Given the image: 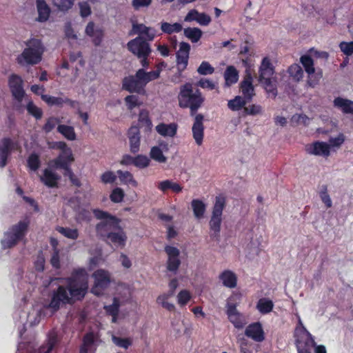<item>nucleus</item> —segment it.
Listing matches in <instances>:
<instances>
[{
	"label": "nucleus",
	"mask_w": 353,
	"mask_h": 353,
	"mask_svg": "<svg viewBox=\"0 0 353 353\" xmlns=\"http://www.w3.org/2000/svg\"><path fill=\"white\" fill-rule=\"evenodd\" d=\"M85 33L92 39V42L96 46L99 45L101 42L103 36V31L100 28L96 26L93 22L90 21L88 23L85 29Z\"/></svg>",
	"instance_id": "nucleus-24"
},
{
	"label": "nucleus",
	"mask_w": 353,
	"mask_h": 353,
	"mask_svg": "<svg viewBox=\"0 0 353 353\" xmlns=\"http://www.w3.org/2000/svg\"><path fill=\"white\" fill-rule=\"evenodd\" d=\"M186 22L196 21L201 26H208L211 22V17L203 12H199L196 10L192 9L188 12L184 18Z\"/></svg>",
	"instance_id": "nucleus-21"
},
{
	"label": "nucleus",
	"mask_w": 353,
	"mask_h": 353,
	"mask_svg": "<svg viewBox=\"0 0 353 353\" xmlns=\"http://www.w3.org/2000/svg\"><path fill=\"white\" fill-rule=\"evenodd\" d=\"M178 126L175 123H161L155 128L156 131L161 136L164 137H174L177 132Z\"/></svg>",
	"instance_id": "nucleus-28"
},
{
	"label": "nucleus",
	"mask_w": 353,
	"mask_h": 353,
	"mask_svg": "<svg viewBox=\"0 0 353 353\" xmlns=\"http://www.w3.org/2000/svg\"><path fill=\"white\" fill-rule=\"evenodd\" d=\"M12 141L10 139H3L0 141V168H3L7 163V159L10 152Z\"/></svg>",
	"instance_id": "nucleus-31"
},
{
	"label": "nucleus",
	"mask_w": 353,
	"mask_h": 353,
	"mask_svg": "<svg viewBox=\"0 0 353 353\" xmlns=\"http://www.w3.org/2000/svg\"><path fill=\"white\" fill-rule=\"evenodd\" d=\"M125 102L126 103L128 109L130 110L141 105V102L139 100V97L135 95L127 96L125 98Z\"/></svg>",
	"instance_id": "nucleus-59"
},
{
	"label": "nucleus",
	"mask_w": 353,
	"mask_h": 353,
	"mask_svg": "<svg viewBox=\"0 0 353 353\" xmlns=\"http://www.w3.org/2000/svg\"><path fill=\"white\" fill-rule=\"evenodd\" d=\"M225 85L230 87L234 84L239 79V73L234 66H228L224 73Z\"/></svg>",
	"instance_id": "nucleus-34"
},
{
	"label": "nucleus",
	"mask_w": 353,
	"mask_h": 353,
	"mask_svg": "<svg viewBox=\"0 0 353 353\" xmlns=\"http://www.w3.org/2000/svg\"><path fill=\"white\" fill-rule=\"evenodd\" d=\"M305 150L308 154L324 158L328 157L331 154L330 145L327 142L321 141H314L305 145Z\"/></svg>",
	"instance_id": "nucleus-14"
},
{
	"label": "nucleus",
	"mask_w": 353,
	"mask_h": 353,
	"mask_svg": "<svg viewBox=\"0 0 353 353\" xmlns=\"http://www.w3.org/2000/svg\"><path fill=\"white\" fill-rule=\"evenodd\" d=\"M74 0H52L53 5L60 11H68L74 5Z\"/></svg>",
	"instance_id": "nucleus-51"
},
{
	"label": "nucleus",
	"mask_w": 353,
	"mask_h": 353,
	"mask_svg": "<svg viewBox=\"0 0 353 353\" xmlns=\"http://www.w3.org/2000/svg\"><path fill=\"white\" fill-rule=\"evenodd\" d=\"M183 29V26L179 23H170L168 22H162L161 23V30L163 32L168 34L178 33Z\"/></svg>",
	"instance_id": "nucleus-40"
},
{
	"label": "nucleus",
	"mask_w": 353,
	"mask_h": 353,
	"mask_svg": "<svg viewBox=\"0 0 353 353\" xmlns=\"http://www.w3.org/2000/svg\"><path fill=\"white\" fill-rule=\"evenodd\" d=\"M41 99L43 101H44L46 103H48L50 105H62L63 103L66 102H69L71 105H72L74 103L73 101H71L68 99L63 100L62 98L54 97L47 94H42Z\"/></svg>",
	"instance_id": "nucleus-46"
},
{
	"label": "nucleus",
	"mask_w": 353,
	"mask_h": 353,
	"mask_svg": "<svg viewBox=\"0 0 353 353\" xmlns=\"http://www.w3.org/2000/svg\"><path fill=\"white\" fill-rule=\"evenodd\" d=\"M246 103V99L243 97L236 96L234 99L228 101V108L232 111L236 112L241 110L242 108L244 109Z\"/></svg>",
	"instance_id": "nucleus-36"
},
{
	"label": "nucleus",
	"mask_w": 353,
	"mask_h": 353,
	"mask_svg": "<svg viewBox=\"0 0 353 353\" xmlns=\"http://www.w3.org/2000/svg\"><path fill=\"white\" fill-rule=\"evenodd\" d=\"M57 230L64 236L74 240L79 236L78 230L75 228L58 227Z\"/></svg>",
	"instance_id": "nucleus-49"
},
{
	"label": "nucleus",
	"mask_w": 353,
	"mask_h": 353,
	"mask_svg": "<svg viewBox=\"0 0 353 353\" xmlns=\"http://www.w3.org/2000/svg\"><path fill=\"white\" fill-rule=\"evenodd\" d=\"M307 74V85L310 88H315L316 85H318L323 77V72L321 69Z\"/></svg>",
	"instance_id": "nucleus-41"
},
{
	"label": "nucleus",
	"mask_w": 353,
	"mask_h": 353,
	"mask_svg": "<svg viewBox=\"0 0 353 353\" xmlns=\"http://www.w3.org/2000/svg\"><path fill=\"white\" fill-rule=\"evenodd\" d=\"M184 35L192 43L198 42L202 36V31L198 28H187L183 30Z\"/></svg>",
	"instance_id": "nucleus-38"
},
{
	"label": "nucleus",
	"mask_w": 353,
	"mask_h": 353,
	"mask_svg": "<svg viewBox=\"0 0 353 353\" xmlns=\"http://www.w3.org/2000/svg\"><path fill=\"white\" fill-rule=\"evenodd\" d=\"M57 132L69 141H74L77 139V134L74 128L72 125L59 124L57 126Z\"/></svg>",
	"instance_id": "nucleus-33"
},
{
	"label": "nucleus",
	"mask_w": 353,
	"mask_h": 353,
	"mask_svg": "<svg viewBox=\"0 0 353 353\" xmlns=\"http://www.w3.org/2000/svg\"><path fill=\"white\" fill-rule=\"evenodd\" d=\"M203 116L198 114L194 117V121L192 128V136L198 145L203 143L204 137Z\"/></svg>",
	"instance_id": "nucleus-19"
},
{
	"label": "nucleus",
	"mask_w": 353,
	"mask_h": 353,
	"mask_svg": "<svg viewBox=\"0 0 353 353\" xmlns=\"http://www.w3.org/2000/svg\"><path fill=\"white\" fill-rule=\"evenodd\" d=\"M92 277L94 279V285L91 292L94 294L99 296L110 283V274L105 270L99 269L92 274Z\"/></svg>",
	"instance_id": "nucleus-11"
},
{
	"label": "nucleus",
	"mask_w": 353,
	"mask_h": 353,
	"mask_svg": "<svg viewBox=\"0 0 353 353\" xmlns=\"http://www.w3.org/2000/svg\"><path fill=\"white\" fill-rule=\"evenodd\" d=\"M150 160L145 155H138L134 157V165L139 168H145L150 165Z\"/></svg>",
	"instance_id": "nucleus-56"
},
{
	"label": "nucleus",
	"mask_w": 353,
	"mask_h": 353,
	"mask_svg": "<svg viewBox=\"0 0 353 353\" xmlns=\"http://www.w3.org/2000/svg\"><path fill=\"white\" fill-rule=\"evenodd\" d=\"M190 45L186 42H181L176 52V64L179 71H183L188 65Z\"/></svg>",
	"instance_id": "nucleus-17"
},
{
	"label": "nucleus",
	"mask_w": 353,
	"mask_h": 353,
	"mask_svg": "<svg viewBox=\"0 0 353 353\" xmlns=\"http://www.w3.org/2000/svg\"><path fill=\"white\" fill-rule=\"evenodd\" d=\"M26 109L29 114H32L36 119H41L42 117V110L37 107L32 101H28Z\"/></svg>",
	"instance_id": "nucleus-57"
},
{
	"label": "nucleus",
	"mask_w": 353,
	"mask_h": 353,
	"mask_svg": "<svg viewBox=\"0 0 353 353\" xmlns=\"http://www.w3.org/2000/svg\"><path fill=\"white\" fill-rule=\"evenodd\" d=\"M190 294L188 290H181L177 296L178 303L183 306L185 305L190 299Z\"/></svg>",
	"instance_id": "nucleus-63"
},
{
	"label": "nucleus",
	"mask_w": 353,
	"mask_h": 353,
	"mask_svg": "<svg viewBox=\"0 0 353 353\" xmlns=\"http://www.w3.org/2000/svg\"><path fill=\"white\" fill-rule=\"evenodd\" d=\"M60 123V121L57 117H50L47 119L45 125L43 127V130L45 132L48 133L51 132L57 125L58 126Z\"/></svg>",
	"instance_id": "nucleus-58"
},
{
	"label": "nucleus",
	"mask_w": 353,
	"mask_h": 353,
	"mask_svg": "<svg viewBox=\"0 0 353 353\" xmlns=\"http://www.w3.org/2000/svg\"><path fill=\"white\" fill-rule=\"evenodd\" d=\"M165 252L167 255L166 268L169 272L176 274L181 261L180 259V250L174 246L166 245Z\"/></svg>",
	"instance_id": "nucleus-12"
},
{
	"label": "nucleus",
	"mask_w": 353,
	"mask_h": 353,
	"mask_svg": "<svg viewBox=\"0 0 353 353\" xmlns=\"http://www.w3.org/2000/svg\"><path fill=\"white\" fill-rule=\"evenodd\" d=\"M341 50L347 56H350L353 54V41L351 42H341L339 44Z\"/></svg>",
	"instance_id": "nucleus-64"
},
{
	"label": "nucleus",
	"mask_w": 353,
	"mask_h": 353,
	"mask_svg": "<svg viewBox=\"0 0 353 353\" xmlns=\"http://www.w3.org/2000/svg\"><path fill=\"white\" fill-rule=\"evenodd\" d=\"M74 158L70 148H68L59 154V155L49 163V166L53 168H66L74 161Z\"/></svg>",
	"instance_id": "nucleus-16"
},
{
	"label": "nucleus",
	"mask_w": 353,
	"mask_h": 353,
	"mask_svg": "<svg viewBox=\"0 0 353 353\" xmlns=\"http://www.w3.org/2000/svg\"><path fill=\"white\" fill-rule=\"evenodd\" d=\"M113 343L118 347L128 349L132 345V340L129 338H121L116 336L112 337Z\"/></svg>",
	"instance_id": "nucleus-53"
},
{
	"label": "nucleus",
	"mask_w": 353,
	"mask_h": 353,
	"mask_svg": "<svg viewBox=\"0 0 353 353\" xmlns=\"http://www.w3.org/2000/svg\"><path fill=\"white\" fill-rule=\"evenodd\" d=\"M177 99L180 108H190L191 115H194L203 105L205 98L199 89L186 83L180 87Z\"/></svg>",
	"instance_id": "nucleus-3"
},
{
	"label": "nucleus",
	"mask_w": 353,
	"mask_h": 353,
	"mask_svg": "<svg viewBox=\"0 0 353 353\" xmlns=\"http://www.w3.org/2000/svg\"><path fill=\"white\" fill-rule=\"evenodd\" d=\"M192 208L193 209L194 214L197 219H201L203 216L206 206L203 201L199 199L193 200L192 201Z\"/></svg>",
	"instance_id": "nucleus-43"
},
{
	"label": "nucleus",
	"mask_w": 353,
	"mask_h": 353,
	"mask_svg": "<svg viewBox=\"0 0 353 353\" xmlns=\"http://www.w3.org/2000/svg\"><path fill=\"white\" fill-rule=\"evenodd\" d=\"M25 48L17 57V62L22 66L34 65L39 63L45 52L41 40L31 38L24 42Z\"/></svg>",
	"instance_id": "nucleus-4"
},
{
	"label": "nucleus",
	"mask_w": 353,
	"mask_h": 353,
	"mask_svg": "<svg viewBox=\"0 0 353 353\" xmlns=\"http://www.w3.org/2000/svg\"><path fill=\"white\" fill-rule=\"evenodd\" d=\"M288 72L295 81H299L303 77V71L299 64H292L288 68Z\"/></svg>",
	"instance_id": "nucleus-48"
},
{
	"label": "nucleus",
	"mask_w": 353,
	"mask_h": 353,
	"mask_svg": "<svg viewBox=\"0 0 353 353\" xmlns=\"http://www.w3.org/2000/svg\"><path fill=\"white\" fill-rule=\"evenodd\" d=\"M118 176L120 181L125 184H131L134 187L138 185V183L133 178L132 174L128 171H117Z\"/></svg>",
	"instance_id": "nucleus-45"
},
{
	"label": "nucleus",
	"mask_w": 353,
	"mask_h": 353,
	"mask_svg": "<svg viewBox=\"0 0 353 353\" xmlns=\"http://www.w3.org/2000/svg\"><path fill=\"white\" fill-rule=\"evenodd\" d=\"M245 334L257 342L264 340V332L262 325L258 322L249 325L245 330Z\"/></svg>",
	"instance_id": "nucleus-22"
},
{
	"label": "nucleus",
	"mask_w": 353,
	"mask_h": 353,
	"mask_svg": "<svg viewBox=\"0 0 353 353\" xmlns=\"http://www.w3.org/2000/svg\"><path fill=\"white\" fill-rule=\"evenodd\" d=\"M57 342V335L54 332H51L48 336L47 343L41 346L38 353H50L54 346Z\"/></svg>",
	"instance_id": "nucleus-37"
},
{
	"label": "nucleus",
	"mask_w": 353,
	"mask_h": 353,
	"mask_svg": "<svg viewBox=\"0 0 353 353\" xmlns=\"http://www.w3.org/2000/svg\"><path fill=\"white\" fill-rule=\"evenodd\" d=\"M259 81L265 90L268 97L275 98L277 96V78L274 76V66L270 57L262 59L259 67Z\"/></svg>",
	"instance_id": "nucleus-5"
},
{
	"label": "nucleus",
	"mask_w": 353,
	"mask_h": 353,
	"mask_svg": "<svg viewBox=\"0 0 353 353\" xmlns=\"http://www.w3.org/2000/svg\"><path fill=\"white\" fill-rule=\"evenodd\" d=\"M88 279L89 276L85 269L75 270L70 277L65 279L66 285H60L53 292L48 307L54 312L63 305L83 299L88 289Z\"/></svg>",
	"instance_id": "nucleus-1"
},
{
	"label": "nucleus",
	"mask_w": 353,
	"mask_h": 353,
	"mask_svg": "<svg viewBox=\"0 0 353 353\" xmlns=\"http://www.w3.org/2000/svg\"><path fill=\"white\" fill-rule=\"evenodd\" d=\"M120 303L117 298H114L112 304L104 307L105 311L112 316V322L116 323Z\"/></svg>",
	"instance_id": "nucleus-44"
},
{
	"label": "nucleus",
	"mask_w": 353,
	"mask_h": 353,
	"mask_svg": "<svg viewBox=\"0 0 353 353\" xmlns=\"http://www.w3.org/2000/svg\"><path fill=\"white\" fill-rule=\"evenodd\" d=\"M169 151V145L165 141H161L152 146L150 151V157L159 163H165L168 161L166 154Z\"/></svg>",
	"instance_id": "nucleus-15"
},
{
	"label": "nucleus",
	"mask_w": 353,
	"mask_h": 353,
	"mask_svg": "<svg viewBox=\"0 0 353 353\" xmlns=\"http://www.w3.org/2000/svg\"><path fill=\"white\" fill-rule=\"evenodd\" d=\"M109 243H113L116 247L123 248L125 245L127 236L125 233L119 228L113 231L107 238Z\"/></svg>",
	"instance_id": "nucleus-27"
},
{
	"label": "nucleus",
	"mask_w": 353,
	"mask_h": 353,
	"mask_svg": "<svg viewBox=\"0 0 353 353\" xmlns=\"http://www.w3.org/2000/svg\"><path fill=\"white\" fill-rule=\"evenodd\" d=\"M94 214L100 220L96 226V231L101 237L106 239L113 231L118 229L119 222L116 217L99 210H94Z\"/></svg>",
	"instance_id": "nucleus-6"
},
{
	"label": "nucleus",
	"mask_w": 353,
	"mask_h": 353,
	"mask_svg": "<svg viewBox=\"0 0 353 353\" xmlns=\"http://www.w3.org/2000/svg\"><path fill=\"white\" fill-rule=\"evenodd\" d=\"M319 196L327 208H330L332 206V201L330 196L327 192L326 187H323V189L320 191Z\"/></svg>",
	"instance_id": "nucleus-60"
},
{
	"label": "nucleus",
	"mask_w": 353,
	"mask_h": 353,
	"mask_svg": "<svg viewBox=\"0 0 353 353\" xmlns=\"http://www.w3.org/2000/svg\"><path fill=\"white\" fill-rule=\"evenodd\" d=\"M128 50L134 55L138 57L149 56L151 49L148 43L141 37L130 41L128 43Z\"/></svg>",
	"instance_id": "nucleus-13"
},
{
	"label": "nucleus",
	"mask_w": 353,
	"mask_h": 353,
	"mask_svg": "<svg viewBox=\"0 0 353 353\" xmlns=\"http://www.w3.org/2000/svg\"><path fill=\"white\" fill-rule=\"evenodd\" d=\"M124 197V192L123 190L120 188H114L112 194H110V199L114 203H119L123 201V199Z\"/></svg>",
	"instance_id": "nucleus-61"
},
{
	"label": "nucleus",
	"mask_w": 353,
	"mask_h": 353,
	"mask_svg": "<svg viewBox=\"0 0 353 353\" xmlns=\"http://www.w3.org/2000/svg\"><path fill=\"white\" fill-rule=\"evenodd\" d=\"M161 68L157 66V70L146 72L144 68L139 69L134 75H130L123 79V89L136 93H142L145 86L150 81L157 79L161 73Z\"/></svg>",
	"instance_id": "nucleus-2"
},
{
	"label": "nucleus",
	"mask_w": 353,
	"mask_h": 353,
	"mask_svg": "<svg viewBox=\"0 0 353 353\" xmlns=\"http://www.w3.org/2000/svg\"><path fill=\"white\" fill-rule=\"evenodd\" d=\"M29 225L28 221L19 222L12 226L4 234L1 240V245L4 249L14 246L18 241L21 240L26 234Z\"/></svg>",
	"instance_id": "nucleus-8"
},
{
	"label": "nucleus",
	"mask_w": 353,
	"mask_h": 353,
	"mask_svg": "<svg viewBox=\"0 0 353 353\" xmlns=\"http://www.w3.org/2000/svg\"><path fill=\"white\" fill-rule=\"evenodd\" d=\"M28 165L32 170H37L40 166V161L38 155L31 154L28 159Z\"/></svg>",
	"instance_id": "nucleus-62"
},
{
	"label": "nucleus",
	"mask_w": 353,
	"mask_h": 353,
	"mask_svg": "<svg viewBox=\"0 0 353 353\" xmlns=\"http://www.w3.org/2000/svg\"><path fill=\"white\" fill-rule=\"evenodd\" d=\"M158 188L165 192L168 190H171L175 193H179L182 191L183 188L177 183L170 180H165L160 181L158 184Z\"/></svg>",
	"instance_id": "nucleus-35"
},
{
	"label": "nucleus",
	"mask_w": 353,
	"mask_h": 353,
	"mask_svg": "<svg viewBox=\"0 0 353 353\" xmlns=\"http://www.w3.org/2000/svg\"><path fill=\"white\" fill-rule=\"evenodd\" d=\"M197 72L201 75L212 74L214 72V68L209 62L203 61L197 68Z\"/></svg>",
	"instance_id": "nucleus-54"
},
{
	"label": "nucleus",
	"mask_w": 353,
	"mask_h": 353,
	"mask_svg": "<svg viewBox=\"0 0 353 353\" xmlns=\"http://www.w3.org/2000/svg\"><path fill=\"white\" fill-rule=\"evenodd\" d=\"M274 307L273 302L266 298H262L259 300L256 304V308L261 314L270 313Z\"/></svg>",
	"instance_id": "nucleus-39"
},
{
	"label": "nucleus",
	"mask_w": 353,
	"mask_h": 353,
	"mask_svg": "<svg viewBox=\"0 0 353 353\" xmlns=\"http://www.w3.org/2000/svg\"><path fill=\"white\" fill-rule=\"evenodd\" d=\"M298 324L294 330L295 343L297 352L305 353L306 348H313L315 342L311 334L304 327L299 315H296Z\"/></svg>",
	"instance_id": "nucleus-7"
},
{
	"label": "nucleus",
	"mask_w": 353,
	"mask_h": 353,
	"mask_svg": "<svg viewBox=\"0 0 353 353\" xmlns=\"http://www.w3.org/2000/svg\"><path fill=\"white\" fill-rule=\"evenodd\" d=\"M128 137L130 151L133 153L137 152L139 150L141 142L139 128L136 126L131 127L129 130Z\"/></svg>",
	"instance_id": "nucleus-30"
},
{
	"label": "nucleus",
	"mask_w": 353,
	"mask_h": 353,
	"mask_svg": "<svg viewBox=\"0 0 353 353\" xmlns=\"http://www.w3.org/2000/svg\"><path fill=\"white\" fill-rule=\"evenodd\" d=\"M36 8L37 17L36 20L38 22H46L50 17L51 10L45 0H36Z\"/></svg>",
	"instance_id": "nucleus-25"
},
{
	"label": "nucleus",
	"mask_w": 353,
	"mask_h": 353,
	"mask_svg": "<svg viewBox=\"0 0 353 353\" xmlns=\"http://www.w3.org/2000/svg\"><path fill=\"white\" fill-rule=\"evenodd\" d=\"M64 34L70 42L78 39V35L72 26L71 22H66L63 26Z\"/></svg>",
	"instance_id": "nucleus-50"
},
{
	"label": "nucleus",
	"mask_w": 353,
	"mask_h": 353,
	"mask_svg": "<svg viewBox=\"0 0 353 353\" xmlns=\"http://www.w3.org/2000/svg\"><path fill=\"white\" fill-rule=\"evenodd\" d=\"M40 179L46 186L55 188L57 186L60 176L49 168L43 170V173L41 176Z\"/></svg>",
	"instance_id": "nucleus-26"
},
{
	"label": "nucleus",
	"mask_w": 353,
	"mask_h": 353,
	"mask_svg": "<svg viewBox=\"0 0 353 353\" xmlns=\"http://www.w3.org/2000/svg\"><path fill=\"white\" fill-rule=\"evenodd\" d=\"M344 141L345 136L342 133L339 134L336 137H330L329 139V142L327 143L329 145H330V151L334 148H340Z\"/></svg>",
	"instance_id": "nucleus-55"
},
{
	"label": "nucleus",
	"mask_w": 353,
	"mask_h": 353,
	"mask_svg": "<svg viewBox=\"0 0 353 353\" xmlns=\"http://www.w3.org/2000/svg\"><path fill=\"white\" fill-rule=\"evenodd\" d=\"M225 201L222 196L216 197L215 203L212 209V216L210 221V230L217 234L220 232L222 221L223 210L225 208Z\"/></svg>",
	"instance_id": "nucleus-10"
},
{
	"label": "nucleus",
	"mask_w": 353,
	"mask_h": 353,
	"mask_svg": "<svg viewBox=\"0 0 353 353\" xmlns=\"http://www.w3.org/2000/svg\"><path fill=\"white\" fill-rule=\"evenodd\" d=\"M241 296V294L233 293L228 299L226 304V314L228 319L238 329L243 328L248 323L244 315L237 310L236 304L233 303V301L239 300Z\"/></svg>",
	"instance_id": "nucleus-9"
},
{
	"label": "nucleus",
	"mask_w": 353,
	"mask_h": 353,
	"mask_svg": "<svg viewBox=\"0 0 353 353\" xmlns=\"http://www.w3.org/2000/svg\"><path fill=\"white\" fill-rule=\"evenodd\" d=\"M300 61L303 65L307 74L315 72L314 61L309 55H303L300 58Z\"/></svg>",
	"instance_id": "nucleus-47"
},
{
	"label": "nucleus",
	"mask_w": 353,
	"mask_h": 353,
	"mask_svg": "<svg viewBox=\"0 0 353 353\" xmlns=\"http://www.w3.org/2000/svg\"><path fill=\"white\" fill-rule=\"evenodd\" d=\"M333 105L344 114H353V101L338 97L334 99Z\"/></svg>",
	"instance_id": "nucleus-29"
},
{
	"label": "nucleus",
	"mask_w": 353,
	"mask_h": 353,
	"mask_svg": "<svg viewBox=\"0 0 353 353\" xmlns=\"http://www.w3.org/2000/svg\"><path fill=\"white\" fill-rule=\"evenodd\" d=\"M263 109L261 105L258 104H252L244 108V113L248 115L256 116L262 114Z\"/></svg>",
	"instance_id": "nucleus-52"
},
{
	"label": "nucleus",
	"mask_w": 353,
	"mask_h": 353,
	"mask_svg": "<svg viewBox=\"0 0 353 353\" xmlns=\"http://www.w3.org/2000/svg\"><path fill=\"white\" fill-rule=\"evenodd\" d=\"M9 85L14 97L19 102L22 101L25 94L22 79L16 74L11 75L9 78Z\"/></svg>",
	"instance_id": "nucleus-18"
},
{
	"label": "nucleus",
	"mask_w": 353,
	"mask_h": 353,
	"mask_svg": "<svg viewBox=\"0 0 353 353\" xmlns=\"http://www.w3.org/2000/svg\"><path fill=\"white\" fill-rule=\"evenodd\" d=\"M132 32L143 37L145 40L152 41L156 36L157 30L143 23H133Z\"/></svg>",
	"instance_id": "nucleus-20"
},
{
	"label": "nucleus",
	"mask_w": 353,
	"mask_h": 353,
	"mask_svg": "<svg viewBox=\"0 0 353 353\" xmlns=\"http://www.w3.org/2000/svg\"><path fill=\"white\" fill-rule=\"evenodd\" d=\"M172 296V292H168L159 295L157 299V302L159 305H161L163 308L173 311L175 308L174 304L169 303L168 299Z\"/></svg>",
	"instance_id": "nucleus-42"
},
{
	"label": "nucleus",
	"mask_w": 353,
	"mask_h": 353,
	"mask_svg": "<svg viewBox=\"0 0 353 353\" xmlns=\"http://www.w3.org/2000/svg\"><path fill=\"white\" fill-rule=\"evenodd\" d=\"M219 279L223 285L229 288H234L236 286L237 278L236 274L230 270H225L220 276Z\"/></svg>",
	"instance_id": "nucleus-32"
},
{
	"label": "nucleus",
	"mask_w": 353,
	"mask_h": 353,
	"mask_svg": "<svg viewBox=\"0 0 353 353\" xmlns=\"http://www.w3.org/2000/svg\"><path fill=\"white\" fill-rule=\"evenodd\" d=\"M252 77L250 74H248L244 77L240 84V90L243 95V98L250 100L255 95L254 87L252 84Z\"/></svg>",
	"instance_id": "nucleus-23"
}]
</instances>
